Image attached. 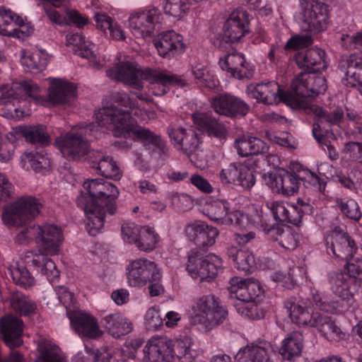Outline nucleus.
I'll return each instance as SVG.
<instances>
[{"instance_id": "nucleus-1", "label": "nucleus", "mask_w": 362, "mask_h": 362, "mask_svg": "<svg viewBox=\"0 0 362 362\" xmlns=\"http://www.w3.org/2000/svg\"><path fill=\"white\" fill-rule=\"evenodd\" d=\"M74 85L64 80L52 78L48 89V100L41 96L40 87L33 81H14L0 85V115L16 120L25 115L24 105L31 100L43 106L64 105L75 97Z\"/></svg>"}, {"instance_id": "nucleus-2", "label": "nucleus", "mask_w": 362, "mask_h": 362, "mask_svg": "<svg viewBox=\"0 0 362 362\" xmlns=\"http://www.w3.org/2000/svg\"><path fill=\"white\" fill-rule=\"evenodd\" d=\"M96 122L99 126L112 131L116 137L142 142L150 153L161 159L168 155V148L160 136L139 125L127 111L114 105L103 107L96 114Z\"/></svg>"}, {"instance_id": "nucleus-3", "label": "nucleus", "mask_w": 362, "mask_h": 362, "mask_svg": "<svg viewBox=\"0 0 362 362\" xmlns=\"http://www.w3.org/2000/svg\"><path fill=\"white\" fill-rule=\"evenodd\" d=\"M83 187L88 194H81L76 203L85 211L88 233L95 236L104 226L105 207L110 214H115V200L119 195V191L115 185L100 178L88 180Z\"/></svg>"}, {"instance_id": "nucleus-4", "label": "nucleus", "mask_w": 362, "mask_h": 362, "mask_svg": "<svg viewBox=\"0 0 362 362\" xmlns=\"http://www.w3.org/2000/svg\"><path fill=\"white\" fill-rule=\"evenodd\" d=\"M228 289L230 297L239 301L235 305L238 312L246 317L255 318L253 313L257 310V307L250 302L263 293L259 281L253 278L243 279L235 276L230 279Z\"/></svg>"}, {"instance_id": "nucleus-5", "label": "nucleus", "mask_w": 362, "mask_h": 362, "mask_svg": "<svg viewBox=\"0 0 362 362\" xmlns=\"http://www.w3.org/2000/svg\"><path fill=\"white\" fill-rule=\"evenodd\" d=\"M192 310V322L202 325L206 332L222 323L228 315V311L220 305L218 298L211 295L199 298Z\"/></svg>"}, {"instance_id": "nucleus-6", "label": "nucleus", "mask_w": 362, "mask_h": 362, "mask_svg": "<svg viewBox=\"0 0 362 362\" xmlns=\"http://www.w3.org/2000/svg\"><path fill=\"white\" fill-rule=\"evenodd\" d=\"M41 204L34 197H22L4 209L1 218L4 225L19 227L35 218L40 213Z\"/></svg>"}, {"instance_id": "nucleus-7", "label": "nucleus", "mask_w": 362, "mask_h": 362, "mask_svg": "<svg viewBox=\"0 0 362 362\" xmlns=\"http://www.w3.org/2000/svg\"><path fill=\"white\" fill-rule=\"evenodd\" d=\"M127 271L129 284L137 288L160 281L163 276L161 268L155 262L144 257L132 260Z\"/></svg>"}, {"instance_id": "nucleus-8", "label": "nucleus", "mask_w": 362, "mask_h": 362, "mask_svg": "<svg viewBox=\"0 0 362 362\" xmlns=\"http://www.w3.org/2000/svg\"><path fill=\"white\" fill-rule=\"evenodd\" d=\"M141 79L146 80L151 83L150 90L155 96H161L167 93L170 86L183 87L187 84L180 76L160 69L149 67L144 69Z\"/></svg>"}, {"instance_id": "nucleus-9", "label": "nucleus", "mask_w": 362, "mask_h": 362, "mask_svg": "<svg viewBox=\"0 0 362 362\" xmlns=\"http://www.w3.org/2000/svg\"><path fill=\"white\" fill-rule=\"evenodd\" d=\"M329 11L323 3L313 1L305 4L302 12L301 29L306 32L320 33L327 28Z\"/></svg>"}, {"instance_id": "nucleus-10", "label": "nucleus", "mask_w": 362, "mask_h": 362, "mask_svg": "<svg viewBox=\"0 0 362 362\" xmlns=\"http://www.w3.org/2000/svg\"><path fill=\"white\" fill-rule=\"evenodd\" d=\"M248 95L258 102L266 105H276L281 102H290L291 95L280 88L279 83L274 81L259 83L247 88Z\"/></svg>"}, {"instance_id": "nucleus-11", "label": "nucleus", "mask_w": 362, "mask_h": 362, "mask_svg": "<svg viewBox=\"0 0 362 362\" xmlns=\"http://www.w3.org/2000/svg\"><path fill=\"white\" fill-rule=\"evenodd\" d=\"M143 69H140L135 62H120L113 67L106 71L107 76L117 81L136 89L141 90L144 83L141 79Z\"/></svg>"}, {"instance_id": "nucleus-12", "label": "nucleus", "mask_w": 362, "mask_h": 362, "mask_svg": "<svg viewBox=\"0 0 362 362\" xmlns=\"http://www.w3.org/2000/svg\"><path fill=\"white\" fill-rule=\"evenodd\" d=\"M172 345L166 337H152L143 349L142 362H174Z\"/></svg>"}, {"instance_id": "nucleus-13", "label": "nucleus", "mask_w": 362, "mask_h": 362, "mask_svg": "<svg viewBox=\"0 0 362 362\" xmlns=\"http://www.w3.org/2000/svg\"><path fill=\"white\" fill-rule=\"evenodd\" d=\"M160 12L157 8L141 11L132 13L129 17V28L136 37L151 36L158 22Z\"/></svg>"}, {"instance_id": "nucleus-14", "label": "nucleus", "mask_w": 362, "mask_h": 362, "mask_svg": "<svg viewBox=\"0 0 362 362\" xmlns=\"http://www.w3.org/2000/svg\"><path fill=\"white\" fill-rule=\"evenodd\" d=\"M211 105L216 113L229 117H244L250 110L249 105L243 100L228 93L213 98Z\"/></svg>"}, {"instance_id": "nucleus-15", "label": "nucleus", "mask_w": 362, "mask_h": 362, "mask_svg": "<svg viewBox=\"0 0 362 362\" xmlns=\"http://www.w3.org/2000/svg\"><path fill=\"white\" fill-rule=\"evenodd\" d=\"M327 280L330 290L342 300L351 299L359 288L357 281L343 272H329L327 274Z\"/></svg>"}, {"instance_id": "nucleus-16", "label": "nucleus", "mask_w": 362, "mask_h": 362, "mask_svg": "<svg viewBox=\"0 0 362 362\" xmlns=\"http://www.w3.org/2000/svg\"><path fill=\"white\" fill-rule=\"evenodd\" d=\"M61 228L54 224H45L40 226L37 243L39 247L37 252L54 255L58 254L63 242Z\"/></svg>"}, {"instance_id": "nucleus-17", "label": "nucleus", "mask_w": 362, "mask_h": 362, "mask_svg": "<svg viewBox=\"0 0 362 362\" xmlns=\"http://www.w3.org/2000/svg\"><path fill=\"white\" fill-rule=\"evenodd\" d=\"M275 221L286 222L300 226L305 212L308 211L309 206L299 209L297 206L284 202H272L267 204Z\"/></svg>"}, {"instance_id": "nucleus-18", "label": "nucleus", "mask_w": 362, "mask_h": 362, "mask_svg": "<svg viewBox=\"0 0 362 362\" xmlns=\"http://www.w3.org/2000/svg\"><path fill=\"white\" fill-rule=\"evenodd\" d=\"M219 65L223 70L238 79L252 78L255 70L254 66L247 62L244 55L239 52L228 54L224 59H220Z\"/></svg>"}, {"instance_id": "nucleus-19", "label": "nucleus", "mask_w": 362, "mask_h": 362, "mask_svg": "<svg viewBox=\"0 0 362 362\" xmlns=\"http://www.w3.org/2000/svg\"><path fill=\"white\" fill-rule=\"evenodd\" d=\"M83 133L69 132L56 141V144L64 156L78 159L88 153L89 144L83 136Z\"/></svg>"}, {"instance_id": "nucleus-20", "label": "nucleus", "mask_w": 362, "mask_h": 362, "mask_svg": "<svg viewBox=\"0 0 362 362\" xmlns=\"http://www.w3.org/2000/svg\"><path fill=\"white\" fill-rule=\"evenodd\" d=\"M168 134L175 147L182 150L187 156L202 145V134L191 129L172 128L168 129Z\"/></svg>"}, {"instance_id": "nucleus-21", "label": "nucleus", "mask_w": 362, "mask_h": 362, "mask_svg": "<svg viewBox=\"0 0 362 362\" xmlns=\"http://www.w3.org/2000/svg\"><path fill=\"white\" fill-rule=\"evenodd\" d=\"M248 31L247 15L244 10L233 11L223 25V39L227 42H238Z\"/></svg>"}, {"instance_id": "nucleus-22", "label": "nucleus", "mask_w": 362, "mask_h": 362, "mask_svg": "<svg viewBox=\"0 0 362 362\" xmlns=\"http://www.w3.org/2000/svg\"><path fill=\"white\" fill-rule=\"evenodd\" d=\"M338 67L344 74L342 82L345 86H362V53L352 54L340 59Z\"/></svg>"}, {"instance_id": "nucleus-23", "label": "nucleus", "mask_w": 362, "mask_h": 362, "mask_svg": "<svg viewBox=\"0 0 362 362\" xmlns=\"http://www.w3.org/2000/svg\"><path fill=\"white\" fill-rule=\"evenodd\" d=\"M160 56L164 58H172L184 52L185 46L182 37L173 30L160 33L154 40Z\"/></svg>"}, {"instance_id": "nucleus-24", "label": "nucleus", "mask_w": 362, "mask_h": 362, "mask_svg": "<svg viewBox=\"0 0 362 362\" xmlns=\"http://www.w3.org/2000/svg\"><path fill=\"white\" fill-rule=\"evenodd\" d=\"M44 252L28 251L25 255V262L28 266L33 267L37 272L45 276L52 283L58 280L59 272L54 262Z\"/></svg>"}, {"instance_id": "nucleus-25", "label": "nucleus", "mask_w": 362, "mask_h": 362, "mask_svg": "<svg viewBox=\"0 0 362 362\" xmlns=\"http://www.w3.org/2000/svg\"><path fill=\"white\" fill-rule=\"evenodd\" d=\"M88 158L90 167L98 174L114 180L122 177V171L112 157L98 151H92L89 152Z\"/></svg>"}, {"instance_id": "nucleus-26", "label": "nucleus", "mask_w": 362, "mask_h": 362, "mask_svg": "<svg viewBox=\"0 0 362 362\" xmlns=\"http://www.w3.org/2000/svg\"><path fill=\"white\" fill-rule=\"evenodd\" d=\"M261 228L268 238L288 250H295L299 243V235L288 227L270 226L262 223Z\"/></svg>"}, {"instance_id": "nucleus-27", "label": "nucleus", "mask_w": 362, "mask_h": 362, "mask_svg": "<svg viewBox=\"0 0 362 362\" xmlns=\"http://www.w3.org/2000/svg\"><path fill=\"white\" fill-rule=\"evenodd\" d=\"M71 325L78 334L96 338L100 336L96 319L90 314L81 311L69 315Z\"/></svg>"}, {"instance_id": "nucleus-28", "label": "nucleus", "mask_w": 362, "mask_h": 362, "mask_svg": "<svg viewBox=\"0 0 362 362\" xmlns=\"http://www.w3.org/2000/svg\"><path fill=\"white\" fill-rule=\"evenodd\" d=\"M325 55L322 49L313 47L298 52L296 55V62L300 67L306 69L308 72L319 71L327 66Z\"/></svg>"}, {"instance_id": "nucleus-29", "label": "nucleus", "mask_w": 362, "mask_h": 362, "mask_svg": "<svg viewBox=\"0 0 362 362\" xmlns=\"http://www.w3.org/2000/svg\"><path fill=\"white\" fill-rule=\"evenodd\" d=\"M308 299L300 301L287 300L285 308L287 309L291 321L298 325H309L313 327L317 312L311 313L308 305Z\"/></svg>"}, {"instance_id": "nucleus-30", "label": "nucleus", "mask_w": 362, "mask_h": 362, "mask_svg": "<svg viewBox=\"0 0 362 362\" xmlns=\"http://www.w3.org/2000/svg\"><path fill=\"white\" fill-rule=\"evenodd\" d=\"M331 238V244L327 246L328 253L332 252L335 257L346 259V262L354 255L357 250L356 244L346 233L335 230Z\"/></svg>"}, {"instance_id": "nucleus-31", "label": "nucleus", "mask_w": 362, "mask_h": 362, "mask_svg": "<svg viewBox=\"0 0 362 362\" xmlns=\"http://www.w3.org/2000/svg\"><path fill=\"white\" fill-rule=\"evenodd\" d=\"M269 343L264 341L252 343L240 349L235 358L236 362H272L269 357Z\"/></svg>"}, {"instance_id": "nucleus-32", "label": "nucleus", "mask_w": 362, "mask_h": 362, "mask_svg": "<svg viewBox=\"0 0 362 362\" xmlns=\"http://www.w3.org/2000/svg\"><path fill=\"white\" fill-rule=\"evenodd\" d=\"M66 44L68 46L76 47L77 49L75 50V53L81 57L88 59L93 68L100 69L102 67L100 62L96 60V56L93 50L95 45L89 40H86L81 33L67 34L66 36Z\"/></svg>"}, {"instance_id": "nucleus-33", "label": "nucleus", "mask_w": 362, "mask_h": 362, "mask_svg": "<svg viewBox=\"0 0 362 362\" xmlns=\"http://www.w3.org/2000/svg\"><path fill=\"white\" fill-rule=\"evenodd\" d=\"M23 322L17 317L7 315L1 320V332L5 343L11 348L19 346L21 343Z\"/></svg>"}, {"instance_id": "nucleus-34", "label": "nucleus", "mask_w": 362, "mask_h": 362, "mask_svg": "<svg viewBox=\"0 0 362 362\" xmlns=\"http://www.w3.org/2000/svg\"><path fill=\"white\" fill-rule=\"evenodd\" d=\"M101 323L106 330L115 338L130 333L133 329L132 323L120 314L115 313L105 316Z\"/></svg>"}, {"instance_id": "nucleus-35", "label": "nucleus", "mask_w": 362, "mask_h": 362, "mask_svg": "<svg viewBox=\"0 0 362 362\" xmlns=\"http://www.w3.org/2000/svg\"><path fill=\"white\" fill-rule=\"evenodd\" d=\"M235 146L240 156L246 157L251 155L265 154L269 146L263 140L255 136H242L235 141Z\"/></svg>"}, {"instance_id": "nucleus-36", "label": "nucleus", "mask_w": 362, "mask_h": 362, "mask_svg": "<svg viewBox=\"0 0 362 362\" xmlns=\"http://www.w3.org/2000/svg\"><path fill=\"white\" fill-rule=\"evenodd\" d=\"M192 118L200 131L206 132L210 136L218 139L224 137V127L209 113L197 112L192 114Z\"/></svg>"}, {"instance_id": "nucleus-37", "label": "nucleus", "mask_w": 362, "mask_h": 362, "mask_svg": "<svg viewBox=\"0 0 362 362\" xmlns=\"http://www.w3.org/2000/svg\"><path fill=\"white\" fill-rule=\"evenodd\" d=\"M20 164L26 170H33L40 173L49 167L50 160L45 150L40 148L39 151L23 153L21 156Z\"/></svg>"}, {"instance_id": "nucleus-38", "label": "nucleus", "mask_w": 362, "mask_h": 362, "mask_svg": "<svg viewBox=\"0 0 362 362\" xmlns=\"http://www.w3.org/2000/svg\"><path fill=\"white\" fill-rule=\"evenodd\" d=\"M21 62L26 71L38 74L45 70L47 65V54L39 49L23 50Z\"/></svg>"}, {"instance_id": "nucleus-39", "label": "nucleus", "mask_w": 362, "mask_h": 362, "mask_svg": "<svg viewBox=\"0 0 362 362\" xmlns=\"http://www.w3.org/2000/svg\"><path fill=\"white\" fill-rule=\"evenodd\" d=\"M300 105L306 113L314 114L319 117L321 122L325 121L330 125H338L343 120L344 112L341 107H338L328 112L312 103L302 101Z\"/></svg>"}, {"instance_id": "nucleus-40", "label": "nucleus", "mask_w": 362, "mask_h": 362, "mask_svg": "<svg viewBox=\"0 0 362 362\" xmlns=\"http://www.w3.org/2000/svg\"><path fill=\"white\" fill-rule=\"evenodd\" d=\"M193 339L188 336H181L173 341L172 353L181 362H197L195 351L192 348Z\"/></svg>"}, {"instance_id": "nucleus-41", "label": "nucleus", "mask_w": 362, "mask_h": 362, "mask_svg": "<svg viewBox=\"0 0 362 362\" xmlns=\"http://www.w3.org/2000/svg\"><path fill=\"white\" fill-rule=\"evenodd\" d=\"M313 327H317L322 336L329 341H337L343 337L341 329L326 315L317 313Z\"/></svg>"}, {"instance_id": "nucleus-42", "label": "nucleus", "mask_w": 362, "mask_h": 362, "mask_svg": "<svg viewBox=\"0 0 362 362\" xmlns=\"http://www.w3.org/2000/svg\"><path fill=\"white\" fill-rule=\"evenodd\" d=\"M228 255L233 259L235 267L240 271L248 273L255 267V256L248 250H238L235 247H230L228 250Z\"/></svg>"}, {"instance_id": "nucleus-43", "label": "nucleus", "mask_w": 362, "mask_h": 362, "mask_svg": "<svg viewBox=\"0 0 362 362\" xmlns=\"http://www.w3.org/2000/svg\"><path fill=\"white\" fill-rule=\"evenodd\" d=\"M303 336L300 332H293L282 341L280 354L284 358L291 360L300 355L303 349Z\"/></svg>"}, {"instance_id": "nucleus-44", "label": "nucleus", "mask_w": 362, "mask_h": 362, "mask_svg": "<svg viewBox=\"0 0 362 362\" xmlns=\"http://www.w3.org/2000/svg\"><path fill=\"white\" fill-rule=\"evenodd\" d=\"M223 270L222 259L214 255L209 254L204 257L201 269L200 281H210L214 279Z\"/></svg>"}, {"instance_id": "nucleus-45", "label": "nucleus", "mask_w": 362, "mask_h": 362, "mask_svg": "<svg viewBox=\"0 0 362 362\" xmlns=\"http://www.w3.org/2000/svg\"><path fill=\"white\" fill-rule=\"evenodd\" d=\"M21 132L26 141L31 144L47 146L51 141L46 127L42 124L22 127Z\"/></svg>"}, {"instance_id": "nucleus-46", "label": "nucleus", "mask_w": 362, "mask_h": 362, "mask_svg": "<svg viewBox=\"0 0 362 362\" xmlns=\"http://www.w3.org/2000/svg\"><path fill=\"white\" fill-rule=\"evenodd\" d=\"M160 240L158 234L153 228L142 226L136 247L144 252L153 251Z\"/></svg>"}, {"instance_id": "nucleus-47", "label": "nucleus", "mask_w": 362, "mask_h": 362, "mask_svg": "<svg viewBox=\"0 0 362 362\" xmlns=\"http://www.w3.org/2000/svg\"><path fill=\"white\" fill-rule=\"evenodd\" d=\"M312 300L320 310L329 313H337L341 311V303L333 298L318 291L312 292Z\"/></svg>"}, {"instance_id": "nucleus-48", "label": "nucleus", "mask_w": 362, "mask_h": 362, "mask_svg": "<svg viewBox=\"0 0 362 362\" xmlns=\"http://www.w3.org/2000/svg\"><path fill=\"white\" fill-rule=\"evenodd\" d=\"M21 17L10 9L0 8V35L8 36L11 32L15 31V27Z\"/></svg>"}, {"instance_id": "nucleus-49", "label": "nucleus", "mask_w": 362, "mask_h": 362, "mask_svg": "<svg viewBox=\"0 0 362 362\" xmlns=\"http://www.w3.org/2000/svg\"><path fill=\"white\" fill-rule=\"evenodd\" d=\"M228 209V202L222 200H216L208 205L206 214L211 220L218 223H227L230 221V219L226 218Z\"/></svg>"}, {"instance_id": "nucleus-50", "label": "nucleus", "mask_w": 362, "mask_h": 362, "mask_svg": "<svg viewBox=\"0 0 362 362\" xmlns=\"http://www.w3.org/2000/svg\"><path fill=\"white\" fill-rule=\"evenodd\" d=\"M192 74L194 76L196 83L209 89L216 87L218 81L209 70L204 66L198 64L192 69Z\"/></svg>"}, {"instance_id": "nucleus-51", "label": "nucleus", "mask_w": 362, "mask_h": 362, "mask_svg": "<svg viewBox=\"0 0 362 362\" xmlns=\"http://www.w3.org/2000/svg\"><path fill=\"white\" fill-rule=\"evenodd\" d=\"M335 204L340 211L347 218L355 221H358L361 218L362 214L359 206L354 199L337 198Z\"/></svg>"}, {"instance_id": "nucleus-52", "label": "nucleus", "mask_w": 362, "mask_h": 362, "mask_svg": "<svg viewBox=\"0 0 362 362\" xmlns=\"http://www.w3.org/2000/svg\"><path fill=\"white\" fill-rule=\"evenodd\" d=\"M204 258L202 253L197 249H192L188 252L186 270L192 278L200 279Z\"/></svg>"}, {"instance_id": "nucleus-53", "label": "nucleus", "mask_w": 362, "mask_h": 362, "mask_svg": "<svg viewBox=\"0 0 362 362\" xmlns=\"http://www.w3.org/2000/svg\"><path fill=\"white\" fill-rule=\"evenodd\" d=\"M304 81L309 85L310 97L324 93L327 88V81L323 76L317 75L314 72H305Z\"/></svg>"}, {"instance_id": "nucleus-54", "label": "nucleus", "mask_w": 362, "mask_h": 362, "mask_svg": "<svg viewBox=\"0 0 362 362\" xmlns=\"http://www.w3.org/2000/svg\"><path fill=\"white\" fill-rule=\"evenodd\" d=\"M305 72H301L299 74L293 81L291 84V93L290 100L291 98L294 95L300 96L301 98L296 100V104H300L302 101H306L308 103H310L305 98H310V91H309V85L307 84V81L303 80L304 79Z\"/></svg>"}, {"instance_id": "nucleus-55", "label": "nucleus", "mask_w": 362, "mask_h": 362, "mask_svg": "<svg viewBox=\"0 0 362 362\" xmlns=\"http://www.w3.org/2000/svg\"><path fill=\"white\" fill-rule=\"evenodd\" d=\"M11 308L21 315H27L33 312L35 305L25 296L19 292L13 293L10 299Z\"/></svg>"}, {"instance_id": "nucleus-56", "label": "nucleus", "mask_w": 362, "mask_h": 362, "mask_svg": "<svg viewBox=\"0 0 362 362\" xmlns=\"http://www.w3.org/2000/svg\"><path fill=\"white\" fill-rule=\"evenodd\" d=\"M298 176L300 180L304 182L307 187L310 186L319 193L323 194L325 191L327 182L325 179L320 178L318 175L308 169H302L298 171Z\"/></svg>"}, {"instance_id": "nucleus-57", "label": "nucleus", "mask_w": 362, "mask_h": 362, "mask_svg": "<svg viewBox=\"0 0 362 362\" xmlns=\"http://www.w3.org/2000/svg\"><path fill=\"white\" fill-rule=\"evenodd\" d=\"M111 100L117 105L128 107L130 110H127L132 116V112L134 115L138 116L142 114V110L139 107L136 100L132 99L126 92H115L111 95Z\"/></svg>"}, {"instance_id": "nucleus-58", "label": "nucleus", "mask_w": 362, "mask_h": 362, "mask_svg": "<svg viewBox=\"0 0 362 362\" xmlns=\"http://www.w3.org/2000/svg\"><path fill=\"white\" fill-rule=\"evenodd\" d=\"M300 181L301 180L298 176V171L296 173H291L287 170H283L281 194L286 196L293 195L298 190Z\"/></svg>"}, {"instance_id": "nucleus-59", "label": "nucleus", "mask_w": 362, "mask_h": 362, "mask_svg": "<svg viewBox=\"0 0 362 362\" xmlns=\"http://www.w3.org/2000/svg\"><path fill=\"white\" fill-rule=\"evenodd\" d=\"M243 165L244 163H233L222 169L218 175L221 182L224 185H235Z\"/></svg>"}, {"instance_id": "nucleus-60", "label": "nucleus", "mask_w": 362, "mask_h": 362, "mask_svg": "<svg viewBox=\"0 0 362 362\" xmlns=\"http://www.w3.org/2000/svg\"><path fill=\"white\" fill-rule=\"evenodd\" d=\"M40 355L36 362H64L57 346L45 344L40 346Z\"/></svg>"}, {"instance_id": "nucleus-61", "label": "nucleus", "mask_w": 362, "mask_h": 362, "mask_svg": "<svg viewBox=\"0 0 362 362\" xmlns=\"http://www.w3.org/2000/svg\"><path fill=\"white\" fill-rule=\"evenodd\" d=\"M191 0H166L165 13L175 18H181L189 10Z\"/></svg>"}, {"instance_id": "nucleus-62", "label": "nucleus", "mask_w": 362, "mask_h": 362, "mask_svg": "<svg viewBox=\"0 0 362 362\" xmlns=\"http://www.w3.org/2000/svg\"><path fill=\"white\" fill-rule=\"evenodd\" d=\"M238 173L235 185L242 187L243 189L250 190L256 182L253 170L247 165L244 164L241 171Z\"/></svg>"}, {"instance_id": "nucleus-63", "label": "nucleus", "mask_w": 362, "mask_h": 362, "mask_svg": "<svg viewBox=\"0 0 362 362\" xmlns=\"http://www.w3.org/2000/svg\"><path fill=\"white\" fill-rule=\"evenodd\" d=\"M141 227L134 223H125L122 226V239L124 242L136 245Z\"/></svg>"}, {"instance_id": "nucleus-64", "label": "nucleus", "mask_w": 362, "mask_h": 362, "mask_svg": "<svg viewBox=\"0 0 362 362\" xmlns=\"http://www.w3.org/2000/svg\"><path fill=\"white\" fill-rule=\"evenodd\" d=\"M11 275L13 281L24 287H28L33 285V278L25 268H13L11 270Z\"/></svg>"}]
</instances>
